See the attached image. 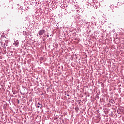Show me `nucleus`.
<instances>
[{"mask_svg":"<svg viewBox=\"0 0 124 124\" xmlns=\"http://www.w3.org/2000/svg\"><path fill=\"white\" fill-rule=\"evenodd\" d=\"M39 35H43L44 33H45V30H41L38 32Z\"/></svg>","mask_w":124,"mask_h":124,"instance_id":"f257e3e1","label":"nucleus"},{"mask_svg":"<svg viewBox=\"0 0 124 124\" xmlns=\"http://www.w3.org/2000/svg\"><path fill=\"white\" fill-rule=\"evenodd\" d=\"M38 106H41V105L39 104V103H38Z\"/></svg>","mask_w":124,"mask_h":124,"instance_id":"f03ea898","label":"nucleus"},{"mask_svg":"<svg viewBox=\"0 0 124 124\" xmlns=\"http://www.w3.org/2000/svg\"><path fill=\"white\" fill-rule=\"evenodd\" d=\"M37 108H40L41 107H40V106H37Z\"/></svg>","mask_w":124,"mask_h":124,"instance_id":"7ed1b4c3","label":"nucleus"},{"mask_svg":"<svg viewBox=\"0 0 124 124\" xmlns=\"http://www.w3.org/2000/svg\"><path fill=\"white\" fill-rule=\"evenodd\" d=\"M47 37H49V35H47Z\"/></svg>","mask_w":124,"mask_h":124,"instance_id":"20e7f679","label":"nucleus"}]
</instances>
